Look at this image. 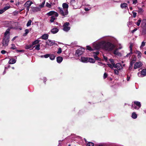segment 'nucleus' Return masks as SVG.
Here are the masks:
<instances>
[{
  "mask_svg": "<svg viewBox=\"0 0 146 146\" xmlns=\"http://www.w3.org/2000/svg\"><path fill=\"white\" fill-rule=\"evenodd\" d=\"M10 38V36L9 35H8L7 37H3L2 41L3 46H6L8 45Z\"/></svg>",
  "mask_w": 146,
  "mask_h": 146,
  "instance_id": "obj_3",
  "label": "nucleus"
},
{
  "mask_svg": "<svg viewBox=\"0 0 146 146\" xmlns=\"http://www.w3.org/2000/svg\"><path fill=\"white\" fill-rule=\"evenodd\" d=\"M141 22H142V19L141 18H139L138 21L136 22V24L137 26H139Z\"/></svg>",
  "mask_w": 146,
  "mask_h": 146,
  "instance_id": "obj_32",
  "label": "nucleus"
},
{
  "mask_svg": "<svg viewBox=\"0 0 146 146\" xmlns=\"http://www.w3.org/2000/svg\"><path fill=\"white\" fill-rule=\"evenodd\" d=\"M31 22L32 21L31 20H29L28 21L27 24V27H29V26L31 25Z\"/></svg>",
  "mask_w": 146,
  "mask_h": 146,
  "instance_id": "obj_42",
  "label": "nucleus"
},
{
  "mask_svg": "<svg viewBox=\"0 0 146 146\" xmlns=\"http://www.w3.org/2000/svg\"><path fill=\"white\" fill-rule=\"evenodd\" d=\"M114 74H115L118 75L119 74V71L117 69H114Z\"/></svg>",
  "mask_w": 146,
  "mask_h": 146,
  "instance_id": "obj_44",
  "label": "nucleus"
},
{
  "mask_svg": "<svg viewBox=\"0 0 146 146\" xmlns=\"http://www.w3.org/2000/svg\"><path fill=\"white\" fill-rule=\"evenodd\" d=\"M5 12L4 10L3 9H0V14H2L3 13Z\"/></svg>",
  "mask_w": 146,
  "mask_h": 146,
  "instance_id": "obj_56",
  "label": "nucleus"
},
{
  "mask_svg": "<svg viewBox=\"0 0 146 146\" xmlns=\"http://www.w3.org/2000/svg\"><path fill=\"white\" fill-rule=\"evenodd\" d=\"M142 64L141 62H136L134 65V68L135 69L139 68L142 66Z\"/></svg>",
  "mask_w": 146,
  "mask_h": 146,
  "instance_id": "obj_6",
  "label": "nucleus"
},
{
  "mask_svg": "<svg viewBox=\"0 0 146 146\" xmlns=\"http://www.w3.org/2000/svg\"><path fill=\"white\" fill-rule=\"evenodd\" d=\"M32 10L34 12H38L40 10V8L37 7H31Z\"/></svg>",
  "mask_w": 146,
  "mask_h": 146,
  "instance_id": "obj_10",
  "label": "nucleus"
},
{
  "mask_svg": "<svg viewBox=\"0 0 146 146\" xmlns=\"http://www.w3.org/2000/svg\"><path fill=\"white\" fill-rule=\"evenodd\" d=\"M118 49L117 48L115 49L113 52V53L115 55H119L120 53L118 51Z\"/></svg>",
  "mask_w": 146,
  "mask_h": 146,
  "instance_id": "obj_28",
  "label": "nucleus"
},
{
  "mask_svg": "<svg viewBox=\"0 0 146 146\" xmlns=\"http://www.w3.org/2000/svg\"><path fill=\"white\" fill-rule=\"evenodd\" d=\"M107 65L108 66L110 67V68L111 69H113V68H114L113 65L112 64H107Z\"/></svg>",
  "mask_w": 146,
  "mask_h": 146,
  "instance_id": "obj_41",
  "label": "nucleus"
},
{
  "mask_svg": "<svg viewBox=\"0 0 146 146\" xmlns=\"http://www.w3.org/2000/svg\"><path fill=\"white\" fill-rule=\"evenodd\" d=\"M137 2V0H133V4H135Z\"/></svg>",
  "mask_w": 146,
  "mask_h": 146,
  "instance_id": "obj_54",
  "label": "nucleus"
},
{
  "mask_svg": "<svg viewBox=\"0 0 146 146\" xmlns=\"http://www.w3.org/2000/svg\"><path fill=\"white\" fill-rule=\"evenodd\" d=\"M86 48L87 50H88L90 51H92L93 50V49H92V48L91 47V46H87Z\"/></svg>",
  "mask_w": 146,
  "mask_h": 146,
  "instance_id": "obj_38",
  "label": "nucleus"
},
{
  "mask_svg": "<svg viewBox=\"0 0 146 146\" xmlns=\"http://www.w3.org/2000/svg\"><path fill=\"white\" fill-rule=\"evenodd\" d=\"M29 8H30V7H27L26 9V10H27V13L29 11Z\"/></svg>",
  "mask_w": 146,
  "mask_h": 146,
  "instance_id": "obj_63",
  "label": "nucleus"
},
{
  "mask_svg": "<svg viewBox=\"0 0 146 146\" xmlns=\"http://www.w3.org/2000/svg\"><path fill=\"white\" fill-rule=\"evenodd\" d=\"M141 74L144 76L146 75V68L142 70L141 71Z\"/></svg>",
  "mask_w": 146,
  "mask_h": 146,
  "instance_id": "obj_21",
  "label": "nucleus"
},
{
  "mask_svg": "<svg viewBox=\"0 0 146 146\" xmlns=\"http://www.w3.org/2000/svg\"><path fill=\"white\" fill-rule=\"evenodd\" d=\"M10 29H7V30H6L4 34V37H7L8 35H7V34L9 33Z\"/></svg>",
  "mask_w": 146,
  "mask_h": 146,
  "instance_id": "obj_25",
  "label": "nucleus"
},
{
  "mask_svg": "<svg viewBox=\"0 0 146 146\" xmlns=\"http://www.w3.org/2000/svg\"><path fill=\"white\" fill-rule=\"evenodd\" d=\"M33 3L32 1H29L26 2L24 5L25 7H30L31 4Z\"/></svg>",
  "mask_w": 146,
  "mask_h": 146,
  "instance_id": "obj_12",
  "label": "nucleus"
},
{
  "mask_svg": "<svg viewBox=\"0 0 146 146\" xmlns=\"http://www.w3.org/2000/svg\"><path fill=\"white\" fill-rule=\"evenodd\" d=\"M62 50L61 48H59L58 49V50L57 52V54H60L62 53Z\"/></svg>",
  "mask_w": 146,
  "mask_h": 146,
  "instance_id": "obj_45",
  "label": "nucleus"
},
{
  "mask_svg": "<svg viewBox=\"0 0 146 146\" xmlns=\"http://www.w3.org/2000/svg\"><path fill=\"white\" fill-rule=\"evenodd\" d=\"M93 53L96 54L95 55H96L97 56V55L99 54L100 52H99V51H96V52H94Z\"/></svg>",
  "mask_w": 146,
  "mask_h": 146,
  "instance_id": "obj_55",
  "label": "nucleus"
},
{
  "mask_svg": "<svg viewBox=\"0 0 146 146\" xmlns=\"http://www.w3.org/2000/svg\"><path fill=\"white\" fill-rule=\"evenodd\" d=\"M109 60L110 61V62L111 63V64L113 66H114L115 65V63L114 62L113 59H109Z\"/></svg>",
  "mask_w": 146,
  "mask_h": 146,
  "instance_id": "obj_37",
  "label": "nucleus"
},
{
  "mask_svg": "<svg viewBox=\"0 0 146 146\" xmlns=\"http://www.w3.org/2000/svg\"><path fill=\"white\" fill-rule=\"evenodd\" d=\"M136 57L135 56H134V55H133L131 56V59L130 64H131V66H132L133 64L136 61Z\"/></svg>",
  "mask_w": 146,
  "mask_h": 146,
  "instance_id": "obj_5",
  "label": "nucleus"
},
{
  "mask_svg": "<svg viewBox=\"0 0 146 146\" xmlns=\"http://www.w3.org/2000/svg\"><path fill=\"white\" fill-rule=\"evenodd\" d=\"M57 62L58 63H60L62 62L63 60L62 57L60 56H58L56 58Z\"/></svg>",
  "mask_w": 146,
  "mask_h": 146,
  "instance_id": "obj_18",
  "label": "nucleus"
},
{
  "mask_svg": "<svg viewBox=\"0 0 146 146\" xmlns=\"http://www.w3.org/2000/svg\"><path fill=\"white\" fill-rule=\"evenodd\" d=\"M62 7L64 10L61 7H58V11L59 13L63 16L68 15V4L66 3H63L62 4Z\"/></svg>",
  "mask_w": 146,
  "mask_h": 146,
  "instance_id": "obj_1",
  "label": "nucleus"
},
{
  "mask_svg": "<svg viewBox=\"0 0 146 146\" xmlns=\"http://www.w3.org/2000/svg\"><path fill=\"white\" fill-rule=\"evenodd\" d=\"M88 57H82L81 58V61L82 62H88Z\"/></svg>",
  "mask_w": 146,
  "mask_h": 146,
  "instance_id": "obj_14",
  "label": "nucleus"
},
{
  "mask_svg": "<svg viewBox=\"0 0 146 146\" xmlns=\"http://www.w3.org/2000/svg\"><path fill=\"white\" fill-rule=\"evenodd\" d=\"M55 16L57 17L58 16V13L56 12H55V13L54 14V15Z\"/></svg>",
  "mask_w": 146,
  "mask_h": 146,
  "instance_id": "obj_58",
  "label": "nucleus"
},
{
  "mask_svg": "<svg viewBox=\"0 0 146 146\" xmlns=\"http://www.w3.org/2000/svg\"><path fill=\"white\" fill-rule=\"evenodd\" d=\"M70 24L69 22H66L65 23L63 26V30L65 31H68L70 29V27H68Z\"/></svg>",
  "mask_w": 146,
  "mask_h": 146,
  "instance_id": "obj_4",
  "label": "nucleus"
},
{
  "mask_svg": "<svg viewBox=\"0 0 146 146\" xmlns=\"http://www.w3.org/2000/svg\"><path fill=\"white\" fill-rule=\"evenodd\" d=\"M84 9L86 11H88L90 9L88 8H85Z\"/></svg>",
  "mask_w": 146,
  "mask_h": 146,
  "instance_id": "obj_64",
  "label": "nucleus"
},
{
  "mask_svg": "<svg viewBox=\"0 0 146 146\" xmlns=\"http://www.w3.org/2000/svg\"><path fill=\"white\" fill-rule=\"evenodd\" d=\"M137 30V28H135L134 29H133L131 33H134V32L136 31Z\"/></svg>",
  "mask_w": 146,
  "mask_h": 146,
  "instance_id": "obj_61",
  "label": "nucleus"
},
{
  "mask_svg": "<svg viewBox=\"0 0 146 146\" xmlns=\"http://www.w3.org/2000/svg\"><path fill=\"white\" fill-rule=\"evenodd\" d=\"M131 54V53H130H130L127 54L126 56L127 57H128L129 56L130 57Z\"/></svg>",
  "mask_w": 146,
  "mask_h": 146,
  "instance_id": "obj_60",
  "label": "nucleus"
},
{
  "mask_svg": "<svg viewBox=\"0 0 146 146\" xmlns=\"http://www.w3.org/2000/svg\"><path fill=\"white\" fill-rule=\"evenodd\" d=\"M50 59L53 60L55 59V56L54 54H50V56H49Z\"/></svg>",
  "mask_w": 146,
  "mask_h": 146,
  "instance_id": "obj_26",
  "label": "nucleus"
},
{
  "mask_svg": "<svg viewBox=\"0 0 146 146\" xmlns=\"http://www.w3.org/2000/svg\"><path fill=\"white\" fill-rule=\"evenodd\" d=\"M108 76V74L105 72L104 74L103 78L104 79H105Z\"/></svg>",
  "mask_w": 146,
  "mask_h": 146,
  "instance_id": "obj_46",
  "label": "nucleus"
},
{
  "mask_svg": "<svg viewBox=\"0 0 146 146\" xmlns=\"http://www.w3.org/2000/svg\"><path fill=\"white\" fill-rule=\"evenodd\" d=\"M50 56V54H46L45 55H44V57L45 58H47L49 57Z\"/></svg>",
  "mask_w": 146,
  "mask_h": 146,
  "instance_id": "obj_50",
  "label": "nucleus"
},
{
  "mask_svg": "<svg viewBox=\"0 0 146 146\" xmlns=\"http://www.w3.org/2000/svg\"><path fill=\"white\" fill-rule=\"evenodd\" d=\"M49 35L48 34H45L41 36V38L44 40H46L48 38Z\"/></svg>",
  "mask_w": 146,
  "mask_h": 146,
  "instance_id": "obj_17",
  "label": "nucleus"
},
{
  "mask_svg": "<svg viewBox=\"0 0 146 146\" xmlns=\"http://www.w3.org/2000/svg\"><path fill=\"white\" fill-rule=\"evenodd\" d=\"M142 35L146 34V28H143V29L142 31Z\"/></svg>",
  "mask_w": 146,
  "mask_h": 146,
  "instance_id": "obj_40",
  "label": "nucleus"
},
{
  "mask_svg": "<svg viewBox=\"0 0 146 146\" xmlns=\"http://www.w3.org/2000/svg\"><path fill=\"white\" fill-rule=\"evenodd\" d=\"M24 50H16V51L17 52H24Z\"/></svg>",
  "mask_w": 146,
  "mask_h": 146,
  "instance_id": "obj_62",
  "label": "nucleus"
},
{
  "mask_svg": "<svg viewBox=\"0 0 146 146\" xmlns=\"http://www.w3.org/2000/svg\"><path fill=\"white\" fill-rule=\"evenodd\" d=\"M59 30L57 28H54L51 30V32L53 34H55L58 33Z\"/></svg>",
  "mask_w": 146,
  "mask_h": 146,
  "instance_id": "obj_15",
  "label": "nucleus"
},
{
  "mask_svg": "<svg viewBox=\"0 0 146 146\" xmlns=\"http://www.w3.org/2000/svg\"><path fill=\"white\" fill-rule=\"evenodd\" d=\"M135 53L138 54L137 56H139V58L141 57L142 53L140 51L137 50L135 51Z\"/></svg>",
  "mask_w": 146,
  "mask_h": 146,
  "instance_id": "obj_24",
  "label": "nucleus"
},
{
  "mask_svg": "<svg viewBox=\"0 0 146 146\" xmlns=\"http://www.w3.org/2000/svg\"><path fill=\"white\" fill-rule=\"evenodd\" d=\"M7 52L5 50H2L1 51V53L2 54H5V53H7Z\"/></svg>",
  "mask_w": 146,
  "mask_h": 146,
  "instance_id": "obj_53",
  "label": "nucleus"
},
{
  "mask_svg": "<svg viewBox=\"0 0 146 146\" xmlns=\"http://www.w3.org/2000/svg\"><path fill=\"white\" fill-rule=\"evenodd\" d=\"M55 19V18L54 16H52L51 17V19L50 20V21L51 22H54Z\"/></svg>",
  "mask_w": 146,
  "mask_h": 146,
  "instance_id": "obj_39",
  "label": "nucleus"
},
{
  "mask_svg": "<svg viewBox=\"0 0 146 146\" xmlns=\"http://www.w3.org/2000/svg\"><path fill=\"white\" fill-rule=\"evenodd\" d=\"M115 46L114 44L109 42H108L105 43V44L104 45L105 49L106 50L109 51L112 50L115 48Z\"/></svg>",
  "mask_w": 146,
  "mask_h": 146,
  "instance_id": "obj_2",
  "label": "nucleus"
},
{
  "mask_svg": "<svg viewBox=\"0 0 146 146\" xmlns=\"http://www.w3.org/2000/svg\"><path fill=\"white\" fill-rule=\"evenodd\" d=\"M43 1L42 2V3L39 6V7L41 8L43 7L44 6V4L45 3V0H43Z\"/></svg>",
  "mask_w": 146,
  "mask_h": 146,
  "instance_id": "obj_34",
  "label": "nucleus"
},
{
  "mask_svg": "<svg viewBox=\"0 0 146 146\" xmlns=\"http://www.w3.org/2000/svg\"><path fill=\"white\" fill-rule=\"evenodd\" d=\"M54 13H55V11H50L49 13H47V15L48 16H50L54 15Z\"/></svg>",
  "mask_w": 146,
  "mask_h": 146,
  "instance_id": "obj_20",
  "label": "nucleus"
},
{
  "mask_svg": "<svg viewBox=\"0 0 146 146\" xmlns=\"http://www.w3.org/2000/svg\"><path fill=\"white\" fill-rule=\"evenodd\" d=\"M145 42L144 41H143L142 42L141 45L140 46V48H141L142 47H144V46H145Z\"/></svg>",
  "mask_w": 146,
  "mask_h": 146,
  "instance_id": "obj_48",
  "label": "nucleus"
},
{
  "mask_svg": "<svg viewBox=\"0 0 146 146\" xmlns=\"http://www.w3.org/2000/svg\"><path fill=\"white\" fill-rule=\"evenodd\" d=\"M134 103L136 105V106H138L139 107V108H140L141 106V104L139 102L137 101H134Z\"/></svg>",
  "mask_w": 146,
  "mask_h": 146,
  "instance_id": "obj_19",
  "label": "nucleus"
},
{
  "mask_svg": "<svg viewBox=\"0 0 146 146\" xmlns=\"http://www.w3.org/2000/svg\"><path fill=\"white\" fill-rule=\"evenodd\" d=\"M115 68H117L118 70H120L122 68V67L121 65V64L120 63H117L115 64V65L114 66Z\"/></svg>",
  "mask_w": 146,
  "mask_h": 146,
  "instance_id": "obj_7",
  "label": "nucleus"
},
{
  "mask_svg": "<svg viewBox=\"0 0 146 146\" xmlns=\"http://www.w3.org/2000/svg\"><path fill=\"white\" fill-rule=\"evenodd\" d=\"M40 45L39 44H38L36 45V47L35 49L36 50H39L40 49Z\"/></svg>",
  "mask_w": 146,
  "mask_h": 146,
  "instance_id": "obj_43",
  "label": "nucleus"
},
{
  "mask_svg": "<svg viewBox=\"0 0 146 146\" xmlns=\"http://www.w3.org/2000/svg\"><path fill=\"white\" fill-rule=\"evenodd\" d=\"M141 25L142 28H146V19H143L142 20Z\"/></svg>",
  "mask_w": 146,
  "mask_h": 146,
  "instance_id": "obj_11",
  "label": "nucleus"
},
{
  "mask_svg": "<svg viewBox=\"0 0 146 146\" xmlns=\"http://www.w3.org/2000/svg\"><path fill=\"white\" fill-rule=\"evenodd\" d=\"M135 104H132L131 107L132 108H134V109H137V107L135 105Z\"/></svg>",
  "mask_w": 146,
  "mask_h": 146,
  "instance_id": "obj_52",
  "label": "nucleus"
},
{
  "mask_svg": "<svg viewBox=\"0 0 146 146\" xmlns=\"http://www.w3.org/2000/svg\"><path fill=\"white\" fill-rule=\"evenodd\" d=\"M25 34H27L29 32V31L28 29H25Z\"/></svg>",
  "mask_w": 146,
  "mask_h": 146,
  "instance_id": "obj_57",
  "label": "nucleus"
},
{
  "mask_svg": "<svg viewBox=\"0 0 146 146\" xmlns=\"http://www.w3.org/2000/svg\"><path fill=\"white\" fill-rule=\"evenodd\" d=\"M39 42H40V40H36L34 41L33 42H32V44L33 46V45H36V44H38V43H39Z\"/></svg>",
  "mask_w": 146,
  "mask_h": 146,
  "instance_id": "obj_33",
  "label": "nucleus"
},
{
  "mask_svg": "<svg viewBox=\"0 0 146 146\" xmlns=\"http://www.w3.org/2000/svg\"><path fill=\"white\" fill-rule=\"evenodd\" d=\"M83 52L82 48H79L76 50V54L78 56H81L83 54Z\"/></svg>",
  "mask_w": 146,
  "mask_h": 146,
  "instance_id": "obj_8",
  "label": "nucleus"
},
{
  "mask_svg": "<svg viewBox=\"0 0 146 146\" xmlns=\"http://www.w3.org/2000/svg\"><path fill=\"white\" fill-rule=\"evenodd\" d=\"M16 60L14 59H11L9 60V64H13L16 62Z\"/></svg>",
  "mask_w": 146,
  "mask_h": 146,
  "instance_id": "obj_22",
  "label": "nucleus"
},
{
  "mask_svg": "<svg viewBox=\"0 0 146 146\" xmlns=\"http://www.w3.org/2000/svg\"><path fill=\"white\" fill-rule=\"evenodd\" d=\"M89 62L90 63H94L95 62V60L93 58L88 57V62Z\"/></svg>",
  "mask_w": 146,
  "mask_h": 146,
  "instance_id": "obj_23",
  "label": "nucleus"
},
{
  "mask_svg": "<svg viewBox=\"0 0 146 146\" xmlns=\"http://www.w3.org/2000/svg\"><path fill=\"white\" fill-rule=\"evenodd\" d=\"M94 58L95 59V60H101V59L99 57H98L96 55H94Z\"/></svg>",
  "mask_w": 146,
  "mask_h": 146,
  "instance_id": "obj_30",
  "label": "nucleus"
},
{
  "mask_svg": "<svg viewBox=\"0 0 146 146\" xmlns=\"http://www.w3.org/2000/svg\"><path fill=\"white\" fill-rule=\"evenodd\" d=\"M131 117L133 119H136L137 117V115L134 112L132 113Z\"/></svg>",
  "mask_w": 146,
  "mask_h": 146,
  "instance_id": "obj_31",
  "label": "nucleus"
},
{
  "mask_svg": "<svg viewBox=\"0 0 146 146\" xmlns=\"http://www.w3.org/2000/svg\"><path fill=\"white\" fill-rule=\"evenodd\" d=\"M94 144L92 142H89L86 145L87 146H94Z\"/></svg>",
  "mask_w": 146,
  "mask_h": 146,
  "instance_id": "obj_35",
  "label": "nucleus"
},
{
  "mask_svg": "<svg viewBox=\"0 0 146 146\" xmlns=\"http://www.w3.org/2000/svg\"><path fill=\"white\" fill-rule=\"evenodd\" d=\"M33 46L32 44L29 45H27L25 46V49H29L32 48Z\"/></svg>",
  "mask_w": 146,
  "mask_h": 146,
  "instance_id": "obj_27",
  "label": "nucleus"
},
{
  "mask_svg": "<svg viewBox=\"0 0 146 146\" xmlns=\"http://www.w3.org/2000/svg\"><path fill=\"white\" fill-rule=\"evenodd\" d=\"M133 17L135 18L137 15V13L136 12H133Z\"/></svg>",
  "mask_w": 146,
  "mask_h": 146,
  "instance_id": "obj_51",
  "label": "nucleus"
},
{
  "mask_svg": "<svg viewBox=\"0 0 146 146\" xmlns=\"http://www.w3.org/2000/svg\"><path fill=\"white\" fill-rule=\"evenodd\" d=\"M46 6L47 7L50 8L51 7V5L50 4L48 3V2H47L46 4Z\"/></svg>",
  "mask_w": 146,
  "mask_h": 146,
  "instance_id": "obj_47",
  "label": "nucleus"
},
{
  "mask_svg": "<svg viewBox=\"0 0 146 146\" xmlns=\"http://www.w3.org/2000/svg\"><path fill=\"white\" fill-rule=\"evenodd\" d=\"M128 5L127 4L125 3H121V7L122 8H124V9H126L127 8H128L127 7Z\"/></svg>",
  "mask_w": 146,
  "mask_h": 146,
  "instance_id": "obj_16",
  "label": "nucleus"
},
{
  "mask_svg": "<svg viewBox=\"0 0 146 146\" xmlns=\"http://www.w3.org/2000/svg\"><path fill=\"white\" fill-rule=\"evenodd\" d=\"M102 45V43L101 42H99V43H97V44H96L94 46V48L96 49H99L100 48L101 46Z\"/></svg>",
  "mask_w": 146,
  "mask_h": 146,
  "instance_id": "obj_13",
  "label": "nucleus"
},
{
  "mask_svg": "<svg viewBox=\"0 0 146 146\" xmlns=\"http://www.w3.org/2000/svg\"><path fill=\"white\" fill-rule=\"evenodd\" d=\"M10 8V7L9 6H5L4 7V10L5 11L7 10V9H8Z\"/></svg>",
  "mask_w": 146,
  "mask_h": 146,
  "instance_id": "obj_49",
  "label": "nucleus"
},
{
  "mask_svg": "<svg viewBox=\"0 0 146 146\" xmlns=\"http://www.w3.org/2000/svg\"><path fill=\"white\" fill-rule=\"evenodd\" d=\"M46 42V44L49 46L57 45L56 43L52 42L50 40H48Z\"/></svg>",
  "mask_w": 146,
  "mask_h": 146,
  "instance_id": "obj_9",
  "label": "nucleus"
},
{
  "mask_svg": "<svg viewBox=\"0 0 146 146\" xmlns=\"http://www.w3.org/2000/svg\"><path fill=\"white\" fill-rule=\"evenodd\" d=\"M12 46V47H11L10 48L12 49V50H15V49H16L17 48L16 47L15 45L14 44H11Z\"/></svg>",
  "mask_w": 146,
  "mask_h": 146,
  "instance_id": "obj_36",
  "label": "nucleus"
},
{
  "mask_svg": "<svg viewBox=\"0 0 146 146\" xmlns=\"http://www.w3.org/2000/svg\"><path fill=\"white\" fill-rule=\"evenodd\" d=\"M138 10L137 11V12L139 13H142L143 12L144 10L142 8L138 7Z\"/></svg>",
  "mask_w": 146,
  "mask_h": 146,
  "instance_id": "obj_29",
  "label": "nucleus"
},
{
  "mask_svg": "<svg viewBox=\"0 0 146 146\" xmlns=\"http://www.w3.org/2000/svg\"><path fill=\"white\" fill-rule=\"evenodd\" d=\"M103 58L104 59V60L106 61L108 60V58L107 57L105 56H103Z\"/></svg>",
  "mask_w": 146,
  "mask_h": 146,
  "instance_id": "obj_59",
  "label": "nucleus"
}]
</instances>
